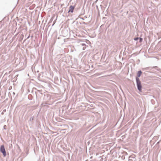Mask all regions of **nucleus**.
Returning a JSON list of instances; mask_svg holds the SVG:
<instances>
[{
	"mask_svg": "<svg viewBox=\"0 0 161 161\" xmlns=\"http://www.w3.org/2000/svg\"><path fill=\"white\" fill-rule=\"evenodd\" d=\"M142 72L141 71H139L137 74L138 77H139L141 75Z\"/></svg>",
	"mask_w": 161,
	"mask_h": 161,
	"instance_id": "obj_4",
	"label": "nucleus"
},
{
	"mask_svg": "<svg viewBox=\"0 0 161 161\" xmlns=\"http://www.w3.org/2000/svg\"><path fill=\"white\" fill-rule=\"evenodd\" d=\"M138 39H139V38H138V37L135 38H134V40L135 41H136Z\"/></svg>",
	"mask_w": 161,
	"mask_h": 161,
	"instance_id": "obj_6",
	"label": "nucleus"
},
{
	"mask_svg": "<svg viewBox=\"0 0 161 161\" xmlns=\"http://www.w3.org/2000/svg\"><path fill=\"white\" fill-rule=\"evenodd\" d=\"M3 111L4 112H5L6 111V110H5H5H3Z\"/></svg>",
	"mask_w": 161,
	"mask_h": 161,
	"instance_id": "obj_8",
	"label": "nucleus"
},
{
	"mask_svg": "<svg viewBox=\"0 0 161 161\" xmlns=\"http://www.w3.org/2000/svg\"><path fill=\"white\" fill-rule=\"evenodd\" d=\"M136 80L138 89L140 92H142V86L140 79L138 77H136Z\"/></svg>",
	"mask_w": 161,
	"mask_h": 161,
	"instance_id": "obj_1",
	"label": "nucleus"
},
{
	"mask_svg": "<svg viewBox=\"0 0 161 161\" xmlns=\"http://www.w3.org/2000/svg\"><path fill=\"white\" fill-rule=\"evenodd\" d=\"M75 8V6H70L69 7V9L68 11V12H71L73 13L74 11V10Z\"/></svg>",
	"mask_w": 161,
	"mask_h": 161,
	"instance_id": "obj_3",
	"label": "nucleus"
},
{
	"mask_svg": "<svg viewBox=\"0 0 161 161\" xmlns=\"http://www.w3.org/2000/svg\"><path fill=\"white\" fill-rule=\"evenodd\" d=\"M0 151L3 153L4 156L6 155V151L3 145H2L0 147Z\"/></svg>",
	"mask_w": 161,
	"mask_h": 161,
	"instance_id": "obj_2",
	"label": "nucleus"
},
{
	"mask_svg": "<svg viewBox=\"0 0 161 161\" xmlns=\"http://www.w3.org/2000/svg\"><path fill=\"white\" fill-rule=\"evenodd\" d=\"M2 114H3V112H2Z\"/></svg>",
	"mask_w": 161,
	"mask_h": 161,
	"instance_id": "obj_9",
	"label": "nucleus"
},
{
	"mask_svg": "<svg viewBox=\"0 0 161 161\" xmlns=\"http://www.w3.org/2000/svg\"><path fill=\"white\" fill-rule=\"evenodd\" d=\"M139 42H142V38L139 37Z\"/></svg>",
	"mask_w": 161,
	"mask_h": 161,
	"instance_id": "obj_5",
	"label": "nucleus"
},
{
	"mask_svg": "<svg viewBox=\"0 0 161 161\" xmlns=\"http://www.w3.org/2000/svg\"><path fill=\"white\" fill-rule=\"evenodd\" d=\"M86 48V47H85V48L83 47V50H84Z\"/></svg>",
	"mask_w": 161,
	"mask_h": 161,
	"instance_id": "obj_7",
	"label": "nucleus"
}]
</instances>
